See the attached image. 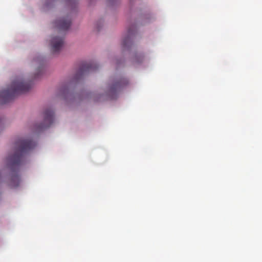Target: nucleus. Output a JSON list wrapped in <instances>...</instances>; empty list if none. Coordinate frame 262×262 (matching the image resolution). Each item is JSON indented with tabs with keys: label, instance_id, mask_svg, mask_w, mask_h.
I'll use <instances>...</instances> for the list:
<instances>
[{
	"label": "nucleus",
	"instance_id": "obj_1",
	"mask_svg": "<svg viewBox=\"0 0 262 262\" xmlns=\"http://www.w3.org/2000/svg\"><path fill=\"white\" fill-rule=\"evenodd\" d=\"M36 146L30 139H18L15 143L14 153L7 158V165L12 172L10 185L16 187L19 185L20 178L16 172L21 164L24 155Z\"/></svg>",
	"mask_w": 262,
	"mask_h": 262
},
{
	"label": "nucleus",
	"instance_id": "obj_5",
	"mask_svg": "<svg viewBox=\"0 0 262 262\" xmlns=\"http://www.w3.org/2000/svg\"><path fill=\"white\" fill-rule=\"evenodd\" d=\"M54 27L60 32L67 30L71 24V18L67 16L65 17L60 18L54 23Z\"/></svg>",
	"mask_w": 262,
	"mask_h": 262
},
{
	"label": "nucleus",
	"instance_id": "obj_6",
	"mask_svg": "<svg viewBox=\"0 0 262 262\" xmlns=\"http://www.w3.org/2000/svg\"><path fill=\"white\" fill-rule=\"evenodd\" d=\"M98 69L97 64L94 62H85L82 64L79 70L76 74V79H79L81 76L87 73L95 71Z\"/></svg>",
	"mask_w": 262,
	"mask_h": 262
},
{
	"label": "nucleus",
	"instance_id": "obj_3",
	"mask_svg": "<svg viewBox=\"0 0 262 262\" xmlns=\"http://www.w3.org/2000/svg\"><path fill=\"white\" fill-rule=\"evenodd\" d=\"M128 83L127 79L125 78H119L112 80L106 92H107L108 94L113 97L114 95L120 92Z\"/></svg>",
	"mask_w": 262,
	"mask_h": 262
},
{
	"label": "nucleus",
	"instance_id": "obj_8",
	"mask_svg": "<svg viewBox=\"0 0 262 262\" xmlns=\"http://www.w3.org/2000/svg\"><path fill=\"white\" fill-rule=\"evenodd\" d=\"M136 28L135 26L130 27L127 31V34L122 41V45L123 48H129L132 44L133 37L135 34Z\"/></svg>",
	"mask_w": 262,
	"mask_h": 262
},
{
	"label": "nucleus",
	"instance_id": "obj_2",
	"mask_svg": "<svg viewBox=\"0 0 262 262\" xmlns=\"http://www.w3.org/2000/svg\"><path fill=\"white\" fill-rule=\"evenodd\" d=\"M32 85L31 81H25L21 77L15 78L7 90L0 92V103L5 104L17 95L28 92L31 89Z\"/></svg>",
	"mask_w": 262,
	"mask_h": 262
},
{
	"label": "nucleus",
	"instance_id": "obj_9",
	"mask_svg": "<svg viewBox=\"0 0 262 262\" xmlns=\"http://www.w3.org/2000/svg\"><path fill=\"white\" fill-rule=\"evenodd\" d=\"M34 61L39 64L38 69L37 70V73L34 76V78H37L40 74L43 72V59L41 58H37L34 59Z\"/></svg>",
	"mask_w": 262,
	"mask_h": 262
},
{
	"label": "nucleus",
	"instance_id": "obj_4",
	"mask_svg": "<svg viewBox=\"0 0 262 262\" xmlns=\"http://www.w3.org/2000/svg\"><path fill=\"white\" fill-rule=\"evenodd\" d=\"M54 112L51 108L47 109L43 113V123L40 124L37 128L43 129L49 127L54 122Z\"/></svg>",
	"mask_w": 262,
	"mask_h": 262
},
{
	"label": "nucleus",
	"instance_id": "obj_7",
	"mask_svg": "<svg viewBox=\"0 0 262 262\" xmlns=\"http://www.w3.org/2000/svg\"><path fill=\"white\" fill-rule=\"evenodd\" d=\"M64 44V38L62 36H53L51 41V50L53 53L59 52Z\"/></svg>",
	"mask_w": 262,
	"mask_h": 262
},
{
	"label": "nucleus",
	"instance_id": "obj_10",
	"mask_svg": "<svg viewBox=\"0 0 262 262\" xmlns=\"http://www.w3.org/2000/svg\"><path fill=\"white\" fill-rule=\"evenodd\" d=\"M119 0H107V2L108 4L113 5L117 3Z\"/></svg>",
	"mask_w": 262,
	"mask_h": 262
}]
</instances>
